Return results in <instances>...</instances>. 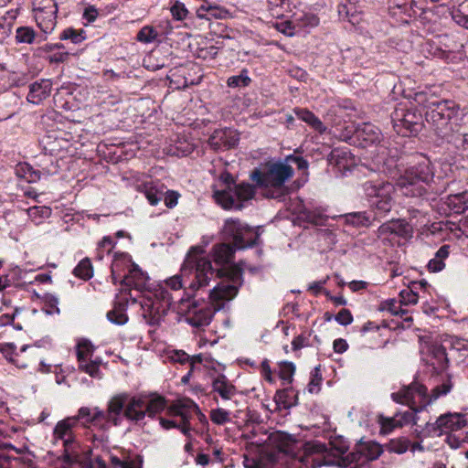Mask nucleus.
<instances>
[{
    "mask_svg": "<svg viewBox=\"0 0 468 468\" xmlns=\"http://www.w3.org/2000/svg\"><path fill=\"white\" fill-rule=\"evenodd\" d=\"M251 80L248 76L247 69H242L239 75L231 76L228 79L227 84L230 88L247 87Z\"/></svg>",
    "mask_w": 468,
    "mask_h": 468,
    "instance_id": "nucleus-43",
    "label": "nucleus"
},
{
    "mask_svg": "<svg viewBox=\"0 0 468 468\" xmlns=\"http://www.w3.org/2000/svg\"><path fill=\"white\" fill-rule=\"evenodd\" d=\"M59 38L61 40H70L74 44H79L85 39L83 30H76L72 27L66 28L60 34Z\"/></svg>",
    "mask_w": 468,
    "mask_h": 468,
    "instance_id": "nucleus-44",
    "label": "nucleus"
},
{
    "mask_svg": "<svg viewBox=\"0 0 468 468\" xmlns=\"http://www.w3.org/2000/svg\"><path fill=\"white\" fill-rule=\"evenodd\" d=\"M143 459L140 456L126 458L122 468H142Z\"/></svg>",
    "mask_w": 468,
    "mask_h": 468,
    "instance_id": "nucleus-64",
    "label": "nucleus"
},
{
    "mask_svg": "<svg viewBox=\"0 0 468 468\" xmlns=\"http://www.w3.org/2000/svg\"><path fill=\"white\" fill-rule=\"evenodd\" d=\"M142 316L150 325L158 324L173 303V298L165 288H160L154 293L144 294L140 300Z\"/></svg>",
    "mask_w": 468,
    "mask_h": 468,
    "instance_id": "nucleus-10",
    "label": "nucleus"
},
{
    "mask_svg": "<svg viewBox=\"0 0 468 468\" xmlns=\"http://www.w3.org/2000/svg\"><path fill=\"white\" fill-rule=\"evenodd\" d=\"M164 201L168 208H173L177 205L179 194L176 191L167 190L164 194Z\"/></svg>",
    "mask_w": 468,
    "mask_h": 468,
    "instance_id": "nucleus-57",
    "label": "nucleus"
},
{
    "mask_svg": "<svg viewBox=\"0 0 468 468\" xmlns=\"http://www.w3.org/2000/svg\"><path fill=\"white\" fill-rule=\"evenodd\" d=\"M58 11V4L55 1L33 8L34 18L43 33L50 34L54 30L57 25Z\"/></svg>",
    "mask_w": 468,
    "mask_h": 468,
    "instance_id": "nucleus-20",
    "label": "nucleus"
},
{
    "mask_svg": "<svg viewBox=\"0 0 468 468\" xmlns=\"http://www.w3.org/2000/svg\"><path fill=\"white\" fill-rule=\"evenodd\" d=\"M414 288L402 290L399 293L400 304L410 305L418 303V294L414 292Z\"/></svg>",
    "mask_w": 468,
    "mask_h": 468,
    "instance_id": "nucleus-50",
    "label": "nucleus"
},
{
    "mask_svg": "<svg viewBox=\"0 0 468 468\" xmlns=\"http://www.w3.org/2000/svg\"><path fill=\"white\" fill-rule=\"evenodd\" d=\"M171 410L175 417L180 418V421L160 418V425L165 430L176 428L186 436L190 434L191 427L189 420L192 418L193 414L198 415L200 420L206 419L205 415L201 413L198 406L191 399L179 400L174 405Z\"/></svg>",
    "mask_w": 468,
    "mask_h": 468,
    "instance_id": "nucleus-13",
    "label": "nucleus"
},
{
    "mask_svg": "<svg viewBox=\"0 0 468 468\" xmlns=\"http://www.w3.org/2000/svg\"><path fill=\"white\" fill-rule=\"evenodd\" d=\"M167 358L174 363L186 364L190 361V356L183 350H171L167 354Z\"/></svg>",
    "mask_w": 468,
    "mask_h": 468,
    "instance_id": "nucleus-54",
    "label": "nucleus"
},
{
    "mask_svg": "<svg viewBox=\"0 0 468 468\" xmlns=\"http://www.w3.org/2000/svg\"><path fill=\"white\" fill-rule=\"evenodd\" d=\"M293 21L298 30V33H300L303 29L314 27L319 24L318 16H315L314 14L310 13L295 15Z\"/></svg>",
    "mask_w": 468,
    "mask_h": 468,
    "instance_id": "nucleus-38",
    "label": "nucleus"
},
{
    "mask_svg": "<svg viewBox=\"0 0 468 468\" xmlns=\"http://www.w3.org/2000/svg\"><path fill=\"white\" fill-rule=\"evenodd\" d=\"M397 419L396 414L393 417H380V425L382 429L386 432H390L396 428H399V425H397V421L395 420Z\"/></svg>",
    "mask_w": 468,
    "mask_h": 468,
    "instance_id": "nucleus-60",
    "label": "nucleus"
},
{
    "mask_svg": "<svg viewBox=\"0 0 468 468\" xmlns=\"http://www.w3.org/2000/svg\"><path fill=\"white\" fill-rule=\"evenodd\" d=\"M413 100L416 104L431 110L433 105L431 102H438L435 97L426 91H419L414 94Z\"/></svg>",
    "mask_w": 468,
    "mask_h": 468,
    "instance_id": "nucleus-47",
    "label": "nucleus"
},
{
    "mask_svg": "<svg viewBox=\"0 0 468 468\" xmlns=\"http://www.w3.org/2000/svg\"><path fill=\"white\" fill-rule=\"evenodd\" d=\"M434 173L430 159L420 156L419 160L410 165L399 177L396 186L406 197H422L427 191L426 186L436 193L444 192L446 186L437 189L430 185Z\"/></svg>",
    "mask_w": 468,
    "mask_h": 468,
    "instance_id": "nucleus-5",
    "label": "nucleus"
},
{
    "mask_svg": "<svg viewBox=\"0 0 468 468\" xmlns=\"http://www.w3.org/2000/svg\"><path fill=\"white\" fill-rule=\"evenodd\" d=\"M410 446V441L407 438H399L390 441V449L392 452L401 454L406 452Z\"/></svg>",
    "mask_w": 468,
    "mask_h": 468,
    "instance_id": "nucleus-51",
    "label": "nucleus"
},
{
    "mask_svg": "<svg viewBox=\"0 0 468 468\" xmlns=\"http://www.w3.org/2000/svg\"><path fill=\"white\" fill-rule=\"evenodd\" d=\"M269 444L276 451L270 453V461L272 463H287L296 453L295 440L288 433L282 431L271 433Z\"/></svg>",
    "mask_w": 468,
    "mask_h": 468,
    "instance_id": "nucleus-16",
    "label": "nucleus"
},
{
    "mask_svg": "<svg viewBox=\"0 0 468 468\" xmlns=\"http://www.w3.org/2000/svg\"><path fill=\"white\" fill-rule=\"evenodd\" d=\"M431 365L437 373L444 372L449 366L446 346H434L431 350Z\"/></svg>",
    "mask_w": 468,
    "mask_h": 468,
    "instance_id": "nucleus-32",
    "label": "nucleus"
},
{
    "mask_svg": "<svg viewBox=\"0 0 468 468\" xmlns=\"http://www.w3.org/2000/svg\"><path fill=\"white\" fill-rule=\"evenodd\" d=\"M346 224L359 228L370 225V218L367 212H353L344 216Z\"/></svg>",
    "mask_w": 468,
    "mask_h": 468,
    "instance_id": "nucleus-40",
    "label": "nucleus"
},
{
    "mask_svg": "<svg viewBox=\"0 0 468 468\" xmlns=\"http://www.w3.org/2000/svg\"><path fill=\"white\" fill-rule=\"evenodd\" d=\"M277 29L282 34L289 37L298 34V30L296 28L293 19L279 23L277 25Z\"/></svg>",
    "mask_w": 468,
    "mask_h": 468,
    "instance_id": "nucleus-55",
    "label": "nucleus"
},
{
    "mask_svg": "<svg viewBox=\"0 0 468 468\" xmlns=\"http://www.w3.org/2000/svg\"><path fill=\"white\" fill-rule=\"evenodd\" d=\"M38 166L39 169H36L27 163H19L15 167V174L27 183H37L42 176H48L58 172V165L53 163L50 157L45 156Z\"/></svg>",
    "mask_w": 468,
    "mask_h": 468,
    "instance_id": "nucleus-17",
    "label": "nucleus"
},
{
    "mask_svg": "<svg viewBox=\"0 0 468 468\" xmlns=\"http://www.w3.org/2000/svg\"><path fill=\"white\" fill-rule=\"evenodd\" d=\"M140 191L152 206H156L163 199L165 187L156 182H147L140 186Z\"/></svg>",
    "mask_w": 468,
    "mask_h": 468,
    "instance_id": "nucleus-29",
    "label": "nucleus"
},
{
    "mask_svg": "<svg viewBox=\"0 0 468 468\" xmlns=\"http://www.w3.org/2000/svg\"><path fill=\"white\" fill-rule=\"evenodd\" d=\"M209 417L211 421L217 425H224L231 420L230 412L222 408L211 410Z\"/></svg>",
    "mask_w": 468,
    "mask_h": 468,
    "instance_id": "nucleus-42",
    "label": "nucleus"
},
{
    "mask_svg": "<svg viewBox=\"0 0 468 468\" xmlns=\"http://www.w3.org/2000/svg\"><path fill=\"white\" fill-rule=\"evenodd\" d=\"M52 83L49 80L36 81L30 85L27 100L30 103L39 104L50 95Z\"/></svg>",
    "mask_w": 468,
    "mask_h": 468,
    "instance_id": "nucleus-26",
    "label": "nucleus"
},
{
    "mask_svg": "<svg viewBox=\"0 0 468 468\" xmlns=\"http://www.w3.org/2000/svg\"><path fill=\"white\" fill-rule=\"evenodd\" d=\"M134 262L126 253L115 254L112 263V280L114 284L121 282Z\"/></svg>",
    "mask_w": 468,
    "mask_h": 468,
    "instance_id": "nucleus-25",
    "label": "nucleus"
},
{
    "mask_svg": "<svg viewBox=\"0 0 468 468\" xmlns=\"http://www.w3.org/2000/svg\"><path fill=\"white\" fill-rule=\"evenodd\" d=\"M166 406L164 397L155 394L128 395L124 408V417L136 424L143 422L147 416L151 419L162 412Z\"/></svg>",
    "mask_w": 468,
    "mask_h": 468,
    "instance_id": "nucleus-8",
    "label": "nucleus"
},
{
    "mask_svg": "<svg viewBox=\"0 0 468 468\" xmlns=\"http://www.w3.org/2000/svg\"><path fill=\"white\" fill-rule=\"evenodd\" d=\"M446 435L447 436L445 438V442L452 449H454V450L459 449L464 441L463 439H460L459 437H457L456 435H454L452 433H448Z\"/></svg>",
    "mask_w": 468,
    "mask_h": 468,
    "instance_id": "nucleus-62",
    "label": "nucleus"
},
{
    "mask_svg": "<svg viewBox=\"0 0 468 468\" xmlns=\"http://www.w3.org/2000/svg\"><path fill=\"white\" fill-rule=\"evenodd\" d=\"M127 303V299L117 302L113 308L107 313V318L112 324L123 325L128 322V315L126 314Z\"/></svg>",
    "mask_w": 468,
    "mask_h": 468,
    "instance_id": "nucleus-31",
    "label": "nucleus"
},
{
    "mask_svg": "<svg viewBox=\"0 0 468 468\" xmlns=\"http://www.w3.org/2000/svg\"><path fill=\"white\" fill-rule=\"evenodd\" d=\"M392 233L395 236L407 238L410 236L411 229L410 225L404 220H391Z\"/></svg>",
    "mask_w": 468,
    "mask_h": 468,
    "instance_id": "nucleus-46",
    "label": "nucleus"
},
{
    "mask_svg": "<svg viewBox=\"0 0 468 468\" xmlns=\"http://www.w3.org/2000/svg\"><path fill=\"white\" fill-rule=\"evenodd\" d=\"M222 233L227 239L233 241L235 249H245L256 244L258 233L239 219H226Z\"/></svg>",
    "mask_w": 468,
    "mask_h": 468,
    "instance_id": "nucleus-15",
    "label": "nucleus"
},
{
    "mask_svg": "<svg viewBox=\"0 0 468 468\" xmlns=\"http://www.w3.org/2000/svg\"><path fill=\"white\" fill-rule=\"evenodd\" d=\"M294 372L295 366L293 363L285 361L280 365L279 375L282 379L291 382Z\"/></svg>",
    "mask_w": 468,
    "mask_h": 468,
    "instance_id": "nucleus-52",
    "label": "nucleus"
},
{
    "mask_svg": "<svg viewBox=\"0 0 468 468\" xmlns=\"http://www.w3.org/2000/svg\"><path fill=\"white\" fill-rule=\"evenodd\" d=\"M157 37V31L151 26L142 27L136 37V39L142 43H152Z\"/></svg>",
    "mask_w": 468,
    "mask_h": 468,
    "instance_id": "nucleus-45",
    "label": "nucleus"
},
{
    "mask_svg": "<svg viewBox=\"0 0 468 468\" xmlns=\"http://www.w3.org/2000/svg\"><path fill=\"white\" fill-rule=\"evenodd\" d=\"M229 12L225 7L216 5L212 1L202 4L197 9V16L199 19L210 21L211 19H226L229 16Z\"/></svg>",
    "mask_w": 468,
    "mask_h": 468,
    "instance_id": "nucleus-27",
    "label": "nucleus"
},
{
    "mask_svg": "<svg viewBox=\"0 0 468 468\" xmlns=\"http://www.w3.org/2000/svg\"><path fill=\"white\" fill-rule=\"evenodd\" d=\"M399 304L395 299H389L381 303L380 310L388 311L393 315L399 314Z\"/></svg>",
    "mask_w": 468,
    "mask_h": 468,
    "instance_id": "nucleus-61",
    "label": "nucleus"
},
{
    "mask_svg": "<svg viewBox=\"0 0 468 468\" xmlns=\"http://www.w3.org/2000/svg\"><path fill=\"white\" fill-rule=\"evenodd\" d=\"M221 270H215L211 261L206 255L204 246L190 247L179 273L166 279L165 286L173 291L184 289L188 298L202 295L215 276H221Z\"/></svg>",
    "mask_w": 468,
    "mask_h": 468,
    "instance_id": "nucleus-1",
    "label": "nucleus"
},
{
    "mask_svg": "<svg viewBox=\"0 0 468 468\" xmlns=\"http://www.w3.org/2000/svg\"><path fill=\"white\" fill-rule=\"evenodd\" d=\"M357 11L356 4L350 1L347 4H341L338 6V14L341 18L349 17L351 13H356Z\"/></svg>",
    "mask_w": 468,
    "mask_h": 468,
    "instance_id": "nucleus-58",
    "label": "nucleus"
},
{
    "mask_svg": "<svg viewBox=\"0 0 468 468\" xmlns=\"http://www.w3.org/2000/svg\"><path fill=\"white\" fill-rule=\"evenodd\" d=\"M468 426L466 414L459 412H447L437 418L435 422L428 424L431 431L437 436L452 433L461 431Z\"/></svg>",
    "mask_w": 468,
    "mask_h": 468,
    "instance_id": "nucleus-18",
    "label": "nucleus"
},
{
    "mask_svg": "<svg viewBox=\"0 0 468 468\" xmlns=\"http://www.w3.org/2000/svg\"><path fill=\"white\" fill-rule=\"evenodd\" d=\"M51 215V208L47 206H35L27 209V216L31 221L36 224H41Z\"/></svg>",
    "mask_w": 468,
    "mask_h": 468,
    "instance_id": "nucleus-39",
    "label": "nucleus"
},
{
    "mask_svg": "<svg viewBox=\"0 0 468 468\" xmlns=\"http://www.w3.org/2000/svg\"><path fill=\"white\" fill-rule=\"evenodd\" d=\"M445 204L452 213H463L468 209V191L448 196Z\"/></svg>",
    "mask_w": 468,
    "mask_h": 468,
    "instance_id": "nucleus-33",
    "label": "nucleus"
},
{
    "mask_svg": "<svg viewBox=\"0 0 468 468\" xmlns=\"http://www.w3.org/2000/svg\"><path fill=\"white\" fill-rule=\"evenodd\" d=\"M403 405H407L410 407V410H405L403 412L396 413L397 425L399 427H403L409 424L416 423V414L422 410H420V404L419 403V399L416 398V403H402Z\"/></svg>",
    "mask_w": 468,
    "mask_h": 468,
    "instance_id": "nucleus-30",
    "label": "nucleus"
},
{
    "mask_svg": "<svg viewBox=\"0 0 468 468\" xmlns=\"http://www.w3.org/2000/svg\"><path fill=\"white\" fill-rule=\"evenodd\" d=\"M292 176L293 168L291 165L282 161H269L255 168L250 178L261 187L280 189Z\"/></svg>",
    "mask_w": 468,
    "mask_h": 468,
    "instance_id": "nucleus-9",
    "label": "nucleus"
},
{
    "mask_svg": "<svg viewBox=\"0 0 468 468\" xmlns=\"http://www.w3.org/2000/svg\"><path fill=\"white\" fill-rule=\"evenodd\" d=\"M450 245H442L435 253L434 258L430 260L428 263L429 271L432 272H438L445 268L444 261L449 257Z\"/></svg>",
    "mask_w": 468,
    "mask_h": 468,
    "instance_id": "nucleus-36",
    "label": "nucleus"
},
{
    "mask_svg": "<svg viewBox=\"0 0 468 468\" xmlns=\"http://www.w3.org/2000/svg\"><path fill=\"white\" fill-rule=\"evenodd\" d=\"M431 103L433 107L425 112L427 122L438 136L450 142L458 132L463 113L453 101L444 100Z\"/></svg>",
    "mask_w": 468,
    "mask_h": 468,
    "instance_id": "nucleus-6",
    "label": "nucleus"
},
{
    "mask_svg": "<svg viewBox=\"0 0 468 468\" xmlns=\"http://www.w3.org/2000/svg\"><path fill=\"white\" fill-rule=\"evenodd\" d=\"M128 399L127 393H120L113 396L108 402L107 411L100 410L98 407L88 408L81 407L79 410V416L86 419L89 428H93L101 431L100 434L92 435V450L103 449L108 442V436L105 434L111 424L120 425L122 421V412L124 414V408Z\"/></svg>",
    "mask_w": 468,
    "mask_h": 468,
    "instance_id": "nucleus-3",
    "label": "nucleus"
},
{
    "mask_svg": "<svg viewBox=\"0 0 468 468\" xmlns=\"http://www.w3.org/2000/svg\"><path fill=\"white\" fill-rule=\"evenodd\" d=\"M450 142H452L457 148L468 152V132L463 133H456Z\"/></svg>",
    "mask_w": 468,
    "mask_h": 468,
    "instance_id": "nucleus-56",
    "label": "nucleus"
},
{
    "mask_svg": "<svg viewBox=\"0 0 468 468\" xmlns=\"http://www.w3.org/2000/svg\"><path fill=\"white\" fill-rule=\"evenodd\" d=\"M355 133L356 139L361 141L364 147L378 142L381 135L379 130L371 123H363L359 125L356 129Z\"/></svg>",
    "mask_w": 468,
    "mask_h": 468,
    "instance_id": "nucleus-28",
    "label": "nucleus"
},
{
    "mask_svg": "<svg viewBox=\"0 0 468 468\" xmlns=\"http://www.w3.org/2000/svg\"><path fill=\"white\" fill-rule=\"evenodd\" d=\"M335 321L341 325H348L353 322V315L348 309H342L335 315Z\"/></svg>",
    "mask_w": 468,
    "mask_h": 468,
    "instance_id": "nucleus-59",
    "label": "nucleus"
},
{
    "mask_svg": "<svg viewBox=\"0 0 468 468\" xmlns=\"http://www.w3.org/2000/svg\"><path fill=\"white\" fill-rule=\"evenodd\" d=\"M393 128L402 136L416 135L423 125L422 113L414 107L399 104L391 113Z\"/></svg>",
    "mask_w": 468,
    "mask_h": 468,
    "instance_id": "nucleus-12",
    "label": "nucleus"
},
{
    "mask_svg": "<svg viewBox=\"0 0 468 468\" xmlns=\"http://www.w3.org/2000/svg\"><path fill=\"white\" fill-rule=\"evenodd\" d=\"M239 133L232 129H218L208 138V145L216 151H225L233 148L239 142Z\"/></svg>",
    "mask_w": 468,
    "mask_h": 468,
    "instance_id": "nucleus-21",
    "label": "nucleus"
},
{
    "mask_svg": "<svg viewBox=\"0 0 468 468\" xmlns=\"http://www.w3.org/2000/svg\"><path fill=\"white\" fill-rule=\"evenodd\" d=\"M148 281L147 273L144 272L137 264L133 263L129 271L124 274L120 283L124 289H134L143 292L147 287Z\"/></svg>",
    "mask_w": 468,
    "mask_h": 468,
    "instance_id": "nucleus-22",
    "label": "nucleus"
},
{
    "mask_svg": "<svg viewBox=\"0 0 468 468\" xmlns=\"http://www.w3.org/2000/svg\"><path fill=\"white\" fill-rule=\"evenodd\" d=\"M294 112L298 119L310 125L314 131L320 133L325 132L326 127L312 112L308 111L307 109L296 108Z\"/></svg>",
    "mask_w": 468,
    "mask_h": 468,
    "instance_id": "nucleus-34",
    "label": "nucleus"
},
{
    "mask_svg": "<svg viewBox=\"0 0 468 468\" xmlns=\"http://www.w3.org/2000/svg\"><path fill=\"white\" fill-rule=\"evenodd\" d=\"M370 207L378 214H387L394 204L395 186L381 180L367 181L362 186Z\"/></svg>",
    "mask_w": 468,
    "mask_h": 468,
    "instance_id": "nucleus-11",
    "label": "nucleus"
},
{
    "mask_svg": "<svg viewBox=\"0 0 468 468\" xmlns=\"http://www.w3.org/2000/svg\"><path fill=\"white\" fill-rule=\"evenodd\" d=\"M255 195V188L249 183L234 185L232 190H216L214 198L225 209H241L243 202L250 200Z\"/></svg>",
    "mask_w": 468,
    "mask_h": 468,
    "instance_id": "nucleus-14",
    "label": "nucleus"
},
{
    "mask_svg": "<svg viewBox=\"0 0 468 468\" xmlns=\"http://www.w3.org/2000/svg\"><path fill=\"white\" fill-rule=\"evenodd\" d=\"M235 249L229 244L221 243L213 248V260L217 264H227L233 259Z\"/></svg>",
    "mask_w": 468,
    "mask_h": 468,
    "instance_id": "nucleus-35",
    "label": "nucleus"
},
{
    "mask_svg": "<svg viewBox=\"0 0 468 468\" xmlns=\"http://www.w3.org/2000/svg\"><path fill=\"white\" fill-rule=\"evenodd\" d=\"M323 378L320 367H315L311 373V380L308 384V391L310 393H317L320 390V385Z\"/></svg>",
    "mask_w": 468,
    "mask_h": 468,
    "instance_id": "nucleus-48",
    "label": "nucleus"
},
{
    "mask_svg": "<svg viewBox=\"0 0 468 468\" xmlns=\"http://www.w3.org/2000/svg\"><path fill=\"white\" fill-rule=\"evenodd\" d=\"M444 346L450 348L451 350L462 351L466 350L468 343L462 338H458L456 336H448L444 341Z\"/></svg>",
    "mask_w": 468,
    "mask_h": 468,
    "instance_id": "nucleus-49",
    "label": "nucleus"
},
{
    "mask_svg": "<svg viewBox=\"0 0 468 468\" xmlns=\"http://www.w3.org/2000/svg\"><path fill=\"white\" fill-rule=\"evenodd\" d=\"M46 38L37 40V35L31 27H19L16 30V41L19 44H33L35 42H41Z\"/></svg>",
    "mask_w": 468,
    "mask_h": 468,
    "instance_id": "nucleus-37",
    "label": "nucleus"
},
{
    "mask_svg": "<svg viewBox=\"0 0 468 468\" xmlns=\"http://www.w3.org/2000/svg\"><path fill=\"white\" fill-rule=\"evenodd\" d=\"M213 394L219 396L223 400H230L237 394V388L223 374L216 376L211 383Z\"/></svg>",
    "mask_w": 468,
    "mask_h": 468,
    "instance_id": "nucleus-23",
    "label": "nucleus"
},
{
    "mask_svg": "<svg viewBox=\"0 0 468 468\" xmlns=\"http://www.w3.org/2000/svg\"><path fill=\"white\" fill-rule=\"evenodd\" d=\"M94 347L88 340H83L78 344L77 357L79 362V368L89 374L91 378H101V372L100 370L101 360L92 358Z\"/></svg>",
    "mask_w": 468,
    "mask_h": 468,
    "instance_id": "nucleus-19",
    "label": "nucleus"
},
{
    "mask_svg": "<svg viewBox=\"0 0 468 468\" xmlns=\"http://www.w3.org/2000/svg\"><path fill=\"white\" fill-rule=\"evenodd\" d=\"M452 387L453 382L452 380V375L446 374L441 379V383L434 387L430 394L424 385L413 382L409 386L403 387L399 391L393 392L391 399L397 403H416V398H418L420 410H424L439 398L449 394Z\"/></svg>",
    "mask_w": 468,
    "mask_h": 468,
    "instance_id": "nucleus-7",
    "label": "nucleus"
},
{
    "mask_svg": "<svg viewBox=\"0 0 468 468\" xmlns=\"http://www.w3.org/2000/svg\"><path fill=\"white\" fill-rule=\"evenodd\" d=\"M240 273H234L230 280H224L213 289L204 292L207 301L202 298V302L195 298L187 303L186 309V321L194 327H204L210 324L217 311L223 308L226 302L232 300L238 293V283Z\"/></svg>",
    "mask_w": 468,
    "mask_h": 468,
    "instance_id": "nucleus-2",
    "label": "nucleus"
},
{
    "mask_svg": "<svg viewBox=\"0 0 468 468\" xmlns=\"http://www.w3.org/2000/svg\"><path fill=\"white\" fill-rule=\"evenodd\" d=\"M79 420H83V423L89 428L86 419L80 418L78 413L76 416L68 417L58 421L50 439L51 449L49 453L67 465L78 462L80 443L75 430L78 427Z\"/></svg>",
    "mask_w": 468,
    "mask_h": 468,
    "instance_id": "nucleus-4",
    "label": "nucleus"
},
{
    "mask_svg": "<svg viewBox=\"0 0 468 468\" xmlns=\"http://www.w3.org/2000/svg\"><path fill=\"white\" fill-rule=\"evenodd\" d=\"M170 11H171L173 17L178 21L184 20L188 14V10L185 6V5L179 1H176L171 6Z\"/></svg>",
    "mask_w": 468,
    "mask_h": 468,
    "instance_id": "nucleus-53",
    "label": "nucleus"
},
{
    "mask_svg": "<svg viewBox=\"0 0 468 468\" xmlns=\"http://www.w3.org/2000/svg\"><path fill=\"white\" fill-rule=\"evenodd\" d=\"M328 161L339 171H350L356 165V159L347 148H335L331 151Z\"/></svg>",
    "mask_w": 468,
    "mask_h": 468,
    "instance_id": "nucleus-24",
    "label": "nucleus"
},
{
    "mask_svg": "<svg viewBox=\"0 0 468 468\" xmlns=\"http://www.w3.org/2000/svg\"><path fill=\"white\" fill-rule=\"evenodd\" d=\"M73 273L84 281L90 280L93 275V268L90 259L85 258L81 260L74 268Z\"/></svg>",
    "mask_w": 468,
    "mask_h": 468,
    "instance_id": "nucleus-41",
    "label": "nucleus"
},
{
    "mask_svg": "<svg viewBox=\"0 0 468 468\" xmlns=\"http://www.w3.org/2000/svg\"><path fill=\"white\" fill-rule=\"evenodd\" d=\"M99 12L94 5H89L85 8L82 17L87 20L88 23H93L98 17Z\"/></svg>",
    "mask_w": 468,
    "mask_h": 468,
    "instance_id": "nucleus-63",
    "label": "nucleus"
}]
</instances>
